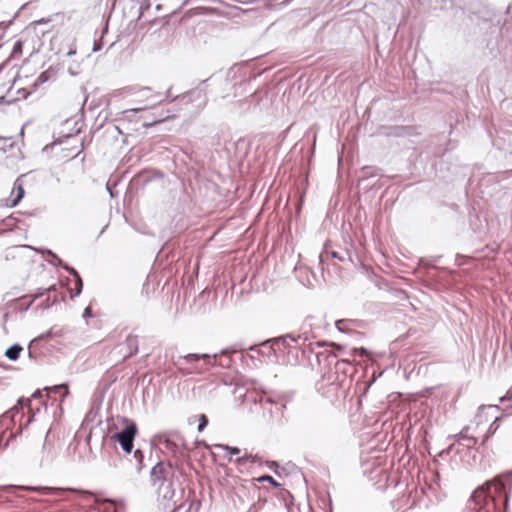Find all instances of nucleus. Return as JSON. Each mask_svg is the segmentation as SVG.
Masks as SVG:
<instances>
[{"label":"nucleus","mask_w":512,"mask_h":512,"mask_svg":"<svg viewBox=\"0 0 512 512\" xmlns=\"http://www.w3.org/2000/svg\"><path fill=\"white\" fill-rule=\"evenodd\" d=\"M121 423L123 428L120 432H116L111 436V439L118 442L126 453H131L133 449V442L138 433L137 425L134 421L128 418H122Z\"/></svg>","instance_id":"f257e3e1"},{"label":"nucleus","mask_w":512,"mask_h":512,"mask_svg":"<svg viewBox=\"0 0 512 512\" xmlns=\"http://www.w3.org/2000/svg\"><path fill=\"white\" fill-rule=\"evenodd\" d=\"M183 359L186 364L190 365L185 368L187 374H200L214 366L216 357H211L208 354H188Z\"/></svg>","instance_id":"f03ea898"},{"label":"nucleus","mask_w":512,"mask_h":512,"mask_svg":"<svg viewBox=\"0 0 512 512\" xmlns=\"http://www.w3.org/2000/svg\"><path fill=\"white\" fill-rule=\"evenodd\" d=\"M172 474V466L170 463L159 462L151 470V481L154 484L162 486Z\"/></svg>","instance_id":"7ed1b4c3"},{"label":"nucleus","mask_w":512,"mask_h":512,"mask_svg":"<svg viewBox=\"0 0 512 512\" xmlns=\"http://www.w3.org/2000/svg\"><path fill=\"white\" fill-rule=\"evenodd\" d=\"M471 499L475 506L479 509H483L488 506L490 502H494V495L492 491H489V486L484 484L473 492Z\"/></svg>","instance_id":"20e7f679"},{"label":"nucleus","mask_w":512,"mask_h":512,"mask_svg":"<svg viewBox=\"0 0 512 512\" xmlns=\"http://www.w3.org/2000/svg\"><path fill=\"white\" fill-rule=\"evenodd\" d=\"M22 177L23 176L17 178V180L14 183V187L11 192V196L13 197V199H12L11 203L9 204L10 207L17 206L25 195L24 186L22 183Z\"/></svg>","instance_id":"39448f33"},{"label":"nucleus","mask_w":512,"mask_h":512,"mask_svg":"<svg viewBox=\"0 0 512 512\" xmlns=\"http://www.w3.org/2000/svg\"><path fill=\"white\" fill-rule=\"evenodd\" d=\"M127 352L124 354V360L132 357L138 352V338L135 335H128L125 340Z\"/></svg>","instance_id":"423d86ee"},{"label":"nucleus","mask_w":512,"mask_h":512,"mask_svg":"<svg viewBox=\"0 0 512 512\" xmlns=\"http://www.w3.org/2000/svg\"><path fill=\"white\" fill-rule=\"evenodd\" d=\"M485 484L486 486H489V491H492L494 499L496 496L501 495L505 491V484L500 480L499 477H496L492 481H488Z\"/></svg>","instance_id":"0eeeda50"},{"label":"nucleus","mask_w":512,"mask_h":512,"mask_svg":"<svg viewBox=\"0 0 512 512\" xmlns=\"http://www.w3.org/2000/svg\"><path fill=\"white\" fill-rule=\"evenodd\" d=\"M148 108V105H145L143 107H140V108H134V109H129V110H125L122 112V119L123 120H127V121H132V120H136V121H139V120H142L144 119V117L142 116H138V113L147 109Z\"/></svg>","instance_id":"6e6552de"},{"label":"nucleus","mask_w":512,"mask_h":512,"mask_svg":"<svg viewBox=\"0 0 512 512\" xmlns=\"http://www.w3.org/2000/svg\"><path fill=\"white\" fill-rule=\"evenodd\" d=\"M141 96L146 100H151V104H147L148 108L160 101V95L152 91L151 88H144L140 91Z\"/></svg>","instance_id":"1a4fd4ad"},{"label":"nucleus","mask_w":512,"mask_h":512,"mask_svg":"<svg viewBox=\"0 0 512 512\" xmlns=\"http://www.w3.org/2000/svg\"><path fill=\"white\" fill-rule=\"evenodd\" d=\"M195 422H198V431L202 432L208 424V418L206 417L205 414H199L189 419V424H193Z\"/></svg>","instance_id":"9d476101"},{"label":"nucleus","mask_w":512,"mask_h":512,"mask_svg":"<svg viewBox=\"0 0 512 512\" xmlns=\"http://www.w3.org/2000/svg\"><path fill=\"white\" fill-rule=\"evenodd\" d=\"M21 351H22V347L18 344H15L6 350L5 355L10 360L15 361L19 358Z\"/></svg>","instance_id":"9b49d317"},{"label":"nucleus","mask_w":512,"mask_h":512,"mask_svg":"<svg viewBox=\"0 0 512 512\" xmlns=\"http://www.w3.org/2000/svg\"><path fill=\"white\" fill-rule=\"evenodd\" d=\"M256 459H257V456H253L251 454H245L244 456L242 457H239L236 462L240 465H243L247 462H256Z\"/></svg>","instance_id":"f8f14e48"},{"label":"nucleus","mask_w":512,"mask_h":512,"mask_svg":"<svg viewBox=\"0 0 512 512\" xmlns=\"http://www.w3.org/2000/svg\"><path fill=\"white\" fill-rule=\"evenodd\" d=\"M256 480L258 482H265V481H267V482L271 483L275 487L279 486V483L277 481H275L272 476H269V475L261 476V477L257 478Z\"/></svg>","instance_id":"ddd939ff"},{"label":"nucleus","mask_w":512,"mask_h":512,"mask_svg":"<svg viewBox=\"0 0 512 512\" xmlns=\"http://www.w3.org/2000/svg\"><path fill=\"white\" fill-rule=\"evenodd\" d=\"M221 448H223L225 451H227L230 455H237L240 453V449L237 447H231L228 445H219Z\"/></svg>","instance_id":"4468645a"},{"label":"nucleus","mask_w":512,"mask_h":512,"mask_svg":"<svg viewBox=\"0 0 512 512\" xmlns=\"http://www.w3.org/2000/svg\"><path fill=\"white\" fill-rule=\"evenodd\" d=\"M134 457H135V459L139 463V469H141L142 468L143 459H144L143 452L141 450L137 449L136 451H134Z\"/></svg>","instance_id":"2eb2a0df"},{"label":"nucleus","mask_w":512,"mask_h":512,"mask_svg":"<svg viewBox=\"0 0 512 512\" xmlns=\"http://www.w3.org/2000/svg\"><path fill=\"white\" fill-rule=\"evenodd\" d=\"M351 353L353 356H357V355L358 356H367L368 355L367 350L363 347L354 348Z\"/></svg>","instance_id":"dca6fc26"},{"label":"nucleus","mask_w":512,"mask_h":512,"mask_svg":"<svg viewBox=\"0 0 512 512\" xmlns=\"http://www.w3.org/2000/svg\"><path fill=\"white\" fill-rule=\"evenodd\" d=\"M48 80V73L47 72H43L40 74V76L37 78L36 82H35V85H38V84H41V83H44Z\"/></svg>","instance_id":"f3484780"},{"label":"nucleus","mask_w":512,"mask_h":512,"mask_svg":"<svg viewBox=\"0 0 512 512\" xmlns=\"http://www.w3.org/2000/svg\"><path fill=\"white\" fill-rule=\"evenodd\" d=\"M23 43L21 41H17L13 46V54L22 52Z\"/></svg>","instance_id":"a211bd4d"},{"label":"nucleus","mask_w":512,"mask_h":512,"mask_svg":"<svg viewBox=\"0 0 512 512\" xmlns=\"http://www.w3.org/2000/svg\"><path fill=\"white\" fill-rule=\"evenodd\" d=\"M73 273L77 276L76 293L79 294L81 292V289H82V280H81V278L78 276V274L74 270H73Z\"/></svg>","instance_id":"6ab92c4d"},{"label":"nucleus","mask_w":512,"mask_h":512,"mask_svg":"<svg viewBox=\"0 0 512 512\" xmlns=\"http://www.w3.org/2000/svg\"><path fill=\"white\" fill-rule=\"evenodd\" d=\"M161 121H162L161 119H152L150 122H146V121H144V122H143V126H144V127H149V126H151V125H153V124H156V123H159V122H161Z\"/></svg>","instance_id":"aec40b11"},{"label":"nucleus","mask_w":512,"mask_h":512,"mask_svg":"<svg viewBox=\"0 0 512 512\" xmlns=\"http://www.w3.org/2000/svg\"><path fill=\"white\" fill-rule=\"evenodd\" d=\"M19 402L23 406L30 408V405H31V399L30 398L21 399Z\"/></svg>","instance_id":"412c9836"},{"label":"nucleus","mask_w":512,"mask_h":512,"mask_svg":"<svg viewBox=\"0 0 512 512\" xmlns=\"http://www.w3.org/2000/svg\"><path fill=\"white\" fill-rule=\"evenodd\" d=\"M54 390H58V389H63L64 390V396H66L68 394V387L67 385H59V386H55L53 388Z\"/></svg>","instance_id":"4be33fe9"},{"label":"nucleus","mask_w":512,"mask_h":512,"mask_svg":"<svg viewBox=\"0 0 512 512\" xmlns=\"http://www.w3.org/2000/svg\"><path fill=\"white\" fill-rule=\"evenodd\" d=\"M50 21H51V19H50V18H47V19H46V18H42V19H40V20H36V21H34V22H33V24H34V25L44 24V23H48V22H50Z\"/></svg>","instance_id":"5701e85b"},{"label":"nucleus","mask_w":512,"mask_h":512,"mask_svg":"<svg viewBox=\"0 0 512 512\" xmlns=\"http://www.w3.org/2000/svg\"><path fill=\"white\" fill-rule=\"evenodd\" d=\"M344 322H345L344 320H338V321L336 322V326H337V328H338L339 330H341V329H342V328H341V325H342V324H344Z\"/></svg>","instance_id":"b1692460"},{"label":"nucleus","mask_w":512,"mask_h":512,"mask_svg":"<svg viewBox=\"0 0 512 512\" xmlns=\"http://www.w3.org/2000/svg\"><path fill=\"white\" fill-rule=\"evenodd\" d=\"M29 91H26V90H23V93H22V98H26L28 95H29Z\"/></svg>","instance_id":"393cba45"},{"label":"nucleus","mask_w":512,"mask_h":512,"mask_svg":"<svg viewBox=\"0 0 512 512\" xmlns=\"http://www.w3.org/2000/svg\"><path fill=\"white\" fill-rule=\"evenodd\" d=\"M170 445H172V443H171L170 441H168V440H167V441H166V447H169ZM173 446H175V445L173 444Z\"/></svg>","instance_id":"a878e982"},{"label":"nucleus","mask_w":512,"mask_h":512,"mask_svg":"<svg viewBox=\"0 0 512 512\" xmlns=\"http://www.w3.org/2000/svg\"><path fill=\"white\" fill-rule=\"evenodd\" d=\"M17 82H13V86L11 87V89H13L15 86H16Z\"/></svg>","instance_id":"bb28decb"},{"label":"nucleus","mask_w":512,"mask_h":512,"mask_svg":"<svg viewBox=\"0 0 512 512\" xmlns=\"http://www.w3.org/2000/svg\"><path fill=\"white\" fill-rule=\"evenodd\" d=\"M52 289H54V286L49 287V288H48V291H50V290H52Z\"/></svg>","instance_id":"cd10ccee"}]
</instances>
